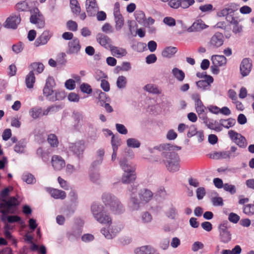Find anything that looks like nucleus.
Wrapping results in <instances>:
<instances>
[{
	"label": "nucleus",
	"mask_w": 254,
	"mask_h": 254,
	"mask_svg": "<svg viewBox=\"0 0 254 254\" xmlns=\"http://www.w3.org/2000/svg\"><path fill=\"white\" fill-rule=\"evenodd\" d=\"M155 149L163 151V161L166 165L167 170L171 172H177L180 168V159L175 150H180L181 148L174 146L170 144H161Z\"/></svg>",
	"instance_id": "nucleus-1"
},
{
	"label": "nucleus",
	"mask_w": 254,
	"mask_h": 254,
	"mask_svg": "<svg viewBox=\"0 0 254 254\" xmlns=\"http://www.w3.org/2000/svg\"><path fill=\"white\" fill-rule=\"evenodd\" d=\"M133 189L130 194L129 206L132 211L138 210L141 207V203L149 202L153 197V193L147 189H142L137 193L139 199L136 197L135 191Z\"/></svg>",
	"instance_id": "nucleus-2"
},
{
	"label": "nucleus",
	"mask_w": 254,
	"mask_h": 254,
	"mask_svg": "<svg viewBox=\"0 0 254 254\" xmlns=\"http://www.w3.org/2000/svg\"><path fill=\"white\" fill-rule=\"evenodd\" d=\"M104 204L110 207L115 214H120L125 211V208L119 200L114 195L109 193H104L102 196Z\"/></svg>",
	"instance_id": "nucleus-3"
},
{
	"label": "nucleus",
	"mask_w": 254,
	"mask_h": 254,
	"mask_svg": "<svg viewBox=\"0 0 254 254\" xmlns=\"http://www.w3.org/2000/svg\"><path fill=\"white\" fill-rule=\"evenodd\" d=\"M109 226L107 228H102L101 233L107 239H112L115 237L123 229V225L121 223L114 222L109 224Z\"/></svg>",
	"instance_id": "nucleus-4"
},
{
	"label": "nucleus",
	"mask_w": 254,
	"mask_h": 254,
	"mask_svg": "<svg viewBox=\"0 0 254 254\" xmlns=\"http://www.w3.org/2000/svg\"><path fill=\"white\" fill-rule=\"evenodd\" d=\"M0 203V212H13L12 207L19 204V202L15 197H10L8 200L2 199Z\"/></svg>",
	"instance_id": "nucleus-5"
},
{
	"label": "nucleus",
	"mask_w": 254,
	"mask_h": 254,
	"mask_svg": "<svg viewBox=\"0 0 254 254\" xmlns=\"http://www.w3.org/2000/svg\"><path fill=\"white\" fill-rule=\"evenodd\" d=\"M67 148L68 151L79 157L82 155L85 147L84 141L80 140L74 143H68Z\"/></svg>",
	"instance_id": "nucleus-6"
},
{
	"label": "nucleus",
	"mask_w": 254,
	"mask_h": 254,
	"mask_svg": "<svg viewBox=\"0 0 254 254\" xmlns=\"http://www.w3.org/2000/svg\"><path fill=\"white\" fill-rule=\"evenodd\" d=\"M238 10V5L235 3H230L225 5L217 14L219 17H225L227 21V18H235L234 16V12Z\"/></svg>",
	"instance_id": "nucleus-7"
},
{
	"label": "nucleus",
	"mask_w": 254,
	"mask_h": 254,
	"mask_svg": "<svg viewBox=\"0 0 254 254\" xmlns=\"http://www.w3.org/2000/svg\"><path fill=\"white\" fill-rule=\"evenodd\" d=\"M219 238L221 242L227 244L231 240V234L229 230L226 223H222L218 227Z\"/></svg>",
	"instance_id": "nucleus-8"
},
{
	"label": "nucleus",
	"mask_w": 254,
	"mask_h": 254,
	"mask_svg": "<svg viewBox=\"0 0 254 254\" xmlns=\"http://www.w3.org/2000/svg\"><path fill=\"white\" fill-rule=\"evenodd\" d=\"M228 135L231 139L237 145L241 148H245L247 146V140L244 136L233 130L228 131Z\"/></svg>",
	"instance_id": "nucleus-9"
},
{
	"label": "nucleus",
	"mask_w": 254,
	"mask_h": 254,
	"mask_svg": "<svg viewBox=\"0 0 254 254\" xmlns=\"http://www.w3.org/2000/svg\"><path fill=\"white\" fill-rule=\"evenodd\" d=\"M224 41L223 34L220 32H216L210 39L208 45L213 49H217L223 45Z\"/></svg>",
	"instance_id": "nucleus-10"
},
{
	"label": "nucleus",
	"mask_w": 254,
	"mask_h": 254,
	"mask_svg": "<svg viewBox=\"0 0 254 254\" xmlns=\"http://www.w3.org/2000/svg\"><path fill=\"white\" fill-rule=\"evenodd\" d=\"M52 36V31L49 30H44L41 35L36 39L34 42V45L36 47H39L46 45Z\"/></svg>",
	"instance_id": "nucleus-11"
},
{
	"label": "nucleus",
	"mask_w": 254,
	"mask_h": 254,
	"mask_svg": "<svg viewBox=\"0 0 254 254\" xmlns=\"http://www.w3.org/2000/svg\"><path fill=\"white\" fill-rule=\"evenodd\" d=\"M21 21L19 14H12L8 17L4 23V26L7 28L16 29Z\"/></svg>",
	"instance_id": "nucleus-12"
},
{
	"label": "nucleus",
	"mask_w": 254,
	"mask_h": 254,
	"mask_svg": "<svg viewBox=\"0 0 254 254\" xmlns=\"http://www.w3.org/2000/svg\"><path fill=\"white\" fill-rule=\"evenodd\" d=\"M85 8L89 16H94L99 9L96 0H86L85 1Z\"/></svg>",
	"instance_id": "nucleus-13"
},
{
	"label": "nucleus",
	"mask_w": 254,
	"mask_h": 254,
	"mask_svg": "<svg viewBox=\"0 0 254 254\" xmlns=\"http://www.w3.org/2000/svg\"><path fill=\"white\" fill-rule=\"evenodd\" d=\"M213 80V78L211 75H205V79L196 82V85L197 87L201 90H209Z\"/></svg>",
	"instance_id": "nucleus-14"
},
{
	"label": "nucleus",
	"mask_w": 254,
	"mask_h": 254,
	"mask_svg": "<svg viewBox=\"0 0 254 254\" xmlns=\"http://www.w3.org/2000/svg\"><path fill=\"white\" fill-rule=\"evenodd\" d=\"M192 98L194 101L195 109L198 115L207 112V108L202 103L198 94L192 95Z\"/></svg>",
	"instance_id": "nucleus-15"
},
{
	"label": "nucleus",
	"mask_w": 254,
	"mask_h": 254,
	"mask_svg": "<svg viewBox=\"0 0 254 254\" xmlns=\"http://www.w3.org/2000/svg\"><path fill=\"white\" fill-rule=\"evenodd\" d=\"M252 67L251 61L248 58L242 60L240 64V72L243 76H246L250 73Z\"/></svg>",
	"instance_id": "nucleus-16"
},
{
	"label": "nucleus",
	"mask_w": 254,
	"mask_h": 254,
	"mask_svg": "<svg viewBox=\"0 0 254 254\" xmlns=\"http://www.w3.org/2000/svg\"><path fill=\"white\" fill-rule=\"evenodd\" d=\"M51 163L54 169L56 171H60L65 165L64 159L59 155H54L52 156Z\"/></svg>",
	"instance_id": "nucleus-17"
},
{
	"label": "nucleus",
	"mask_w": 254,
	"mask_h": 254,
	"mask_svg": "<svg viewBox=\"0 0 254 254\" xmlns=\"http://www.w3.org/2000/svg\"><path fill=\"white\" fill-rule=\"evenodd\" d=\"M80 48L79 40L77 39H74L68 43V50L66 53L68 54H77Z\"/></svg>",
	"instance_id": "nucleus-18"
},
{
	"label": "nucleus",
	"mask_w": 254,
	"mask_h": 254,
	"mask_svg": "<svg viewBox=\"0 0 254 254\" xmlns=\"http://www.w3.org/2000/svg\"><path fill=\"white\" fill-rule=\"evenodd\" d=\"M110 50L112 56L117 58L125 57L127 54L126 49L122 47L112 46Z\"/></svg>",
	"instance_id": "nucleus-19"
},
{
	"label": "nucleus",
	"mask_w": 254,
	"mask_h": 254,
	"mask_svg": "<svg viewBox=\"0 0 254 254\" xmlns=\"http://www.w3.org/2000/svg\"><path fill=\"white\" fill-rule=\"evenodd\" d=\"M35 14H32L30 21L32 23L37 24L38 27L40 28H43L44 26V21L42 19L39 10L36 8L34 10Z\"/></svg>",
	"instance_id": "nucleus-20"
},
{
	"label": "nucleus",
	"mask_w": 254,
	"mask_h": 254,
	"mask_svg": "<svg viewBox=\"0 0 254 254\" xmlns=\"http://www.w3.org/2000/svg\"><path fill=\"white\" fill-rule=\"evenodd\" d=\"M97 40L101 46L106 49H110L112 46L111 45V40L107 36L102 34L97 35Z\"/></svg>",
	"instance_id": "nucleus-21"
},
{
	"label": "nucleus",
	"mask_w": 254,
	"mask_h": 254,
	"mask_svg": "<svg viewBox=\"0 0 254 254\" xmlns=\"http://www.w3.org/2000/svg\"><path fill=\"white\" fill-rule=\"evenodd\" d=\"M207 26L201 19H198L194 21L192 25L189 28V32L199 31L205 29Z\"/></svg>",
	"instance_id": "nucleus-22"
},
{
	"label": "nucleus",
	"mask_w": 254,
	"mask_h": 254,
	"mask_svg": "<svg viewBox=\"0 0 254 254\" xmlns=\"http://www.w3.org/2000/svg\"><path fill=\"white\" fill-rule=\"evenodd\" d=\"M105 210L104 206L99 203L94 202L91 206V211L94 219Z\"/></svg>",
	"instance_id": "nucleus-23"
},
{
	"label": "nucleus",
	"mask_w": 254,
	"mask_h": 254,
	"mask_svg": "<svg viewBox=\"0 0 254 254\" xmlns=\"http://www.w3.org/2000/svg\"><path fill=\"white\" fill-rule=\"evenodd\" d=\"M47 191L50 193L52 197L55 199H64L66 197L65 192L62 190L49 188L47 189Z\"/></svg>",
	"instance_id": "nucleus-24"
},
{
	"label": "nucleus",
	"mask_w": 254,
	"mask_h": 254,
	"mask_svg": "<svg viewBox=\"0 0 254 254\" xmlns=\"http://www.w3.org/2000/svg\"><path fill=\"white\" fill-rule=\"evenodd\" d=\"M95 219L99 223L102 224H108L112 222V219L111 216L106 213L105 210L103 211L100 215L96 217Z\"/></svg>",
	"instance_id": "nucleus-25"
},
{
	"label": "nucleus",
	"mask_w": 254,
	"mask_h": 254,
	"mask_svg": "<svg viewBox=\"0 0 254 254\" xmlns=\"http://www.w3.org/2000/svg\"><path fill=\"white\" fill-rule=\"evenodd\" d=\"M155 252L154 249L151 246H143L136 248L134 250L135 254H152Z\"/></svg>",
	"instance_id": "nucleus-26"
},
{
	"label": "nucleus",
	"mask_w": 254,
	"mask_h": 254,
	"mask_svg": "<svg viewBox=\"0 0 254 254\" xmlns=\"http://www.w3.org/2000/svg\"><path fill=\"white\" fill-rule=\"evenodd\" d=\"M211 61L214 65L222 66L227 63V59L224 56L213 55L211 57Z\"/></svg>",
	"instance_id": "nucleus-27"
},
{
	"label": "nucleus",
	"mask_w": 254,
	"mask_h": 254,
	"mask_svg": "<svg viewBox=\"0 0 254 254\" xmlns=\"http://www.w3.org/2000/svg\"><path fill=\"white\" fill-rule=\"evenodd\" d=\"M227 21L233 25V32L235 34L239 33L241 32L242 30V26L239 24L237 18H231L228 17L227 18Z\"/></svg>",
	"instance_id": "nucleus-28"
},
{
	"label": "nucleus",
	"mask_w": 254,
	"mask_h": 254,
	"mask_svg": "<svg viewBox=\"0 0 254 254\" xmlns=\"http://www.w3.org/2000/svg\"><path fill=\"white\" fill-rule=\"evenodd\" d=\"M136 175L134 172L124 173L122 177V182L124 184H129L135 181Z\"/></svg>",
	"instance_id": "nucleus-29"
},
{
	"label": "nucleus",
	"mask_w": 254,
	"mask_h": 254,
	"mask_svg": "<svg viewBox=\"0 0 254 254\" xmlns=\"http://www.w3.org/2000/svg\"><path fill=\"white\" fill-rule=\"evenodd\" d=\"M44 68V64L40 62L33 63L29 66V68L31 69L30 71H33V73L35 72L36 74L41 73Z\"/></svg>",
	"instance_id": "nucleus-30"
},
{
	"label": "nucleus",
	"mask_w": 254,
	"mask_h": 254,
	"mask_svg": "<svg viewBox=\"0 0 254 254\" xmlns=\"http://www.w3.org/2000/svg\"><path fill=\"white\" fill-rule=\"evenodd\" d=\"M120 166L124 173L134 172V167L131 166L126 159H123L119 162Z\"/></svg>",
	"instance_id": "nucleus-31"
},
{
	"label": "nucleus",
	"mask_w": 254,
	"mask_h": 254,
	"mask_svg": "<svg viewBox=\"0 0 254 254\" xmlns=\"http://www.w3.org/2000/svg\"><path fill=\"white\" fill-rule=\"evenodd\" d=\"M36 78L33 71H30L25 77V84L26 87L29 89L33 88L34 84L35 82Z\"/></svg>",
	"instance_id": "nucleus-32"
},
{
	"label": "nucleus",
	"mask_w": 254,
	"mask_h": 254,
	"mask_svg": "<svg viewBox=\"0 0 254 254\" xmlns=\"http://www.w3.org/2000/svg\"><path fill=\"white\" fill-rule=\"evenodd\" d=\"M172 73L173 76L179 82H182L185 77L184 72L177 67H174L172 70Z\"/></svg>",
	"instance_id": "nucleus-33"
},
{
	"label": "nucleus",
	"mask_w": 254,
	"mask_h": 254,
	"mask_svg": "<svg viewBox=\"0 0 254 254\" xmlns=\"http://www.w3.org/2000/svg\"><path fill=\"white\" fill-rule=\"evenodd\" d=\"M177 52V49L174 47H168L162 51V55L163 57L170 58L173 56Z\"/></svg>",
	"instance_id": "nucleus-34"
},
{
	"label": "nucleus",
	"mask_w": 254,
	"mask_h": 254,
	"mask_svg": "<svg viewBox=\"0 0 254 254\" xmlns=\"http://www.w3.org/2000/svg\"><path fill=\"white\" fill-rule=\"evenodd\" d=\"M29 114L33 119H36L42 117V108L34 107L30 109Z\"/></svg>",
	"instance_id": "nucleus-35"
},
{
	"label": "nucleus",
	"mask_w": 254,
	"mask_h": 254,
	"mask_svg": "<svg viewBox=\"0 0 254 254\" xmlns=\"http://www.w3.org/2000/svg\"><path fill=\"white\" fill-rule=\"evenodd\" d=\"M107 131L109 135H112L111 144L113 150L118 151V147L121 145L120 139L119 138L115 137V135L113 134V133L111 130L107 129Z\"/></svg>",
	"instance_id": "nucleus-36"
},
{
	"label": "nucleus",
	"mask_w": 254,
	"mask_h": 254,
	"mask_svg": "<svg viewBox=\"0 0 254 254\" xmlns=\"http://www.w3.org/2000/svg\"><path fill=\"white\" fill-rule=\"evenodd\" d=\"M143 89L150 93L154 94H159L161 93L157 86L152 84H148L146 85L143 87Z\"/></svg>",
	"instance_id": "nucleus-37"
},
{
	"label": "nucleus",
	"mask_w": 254,
	"mask_h": 254,
	"mask_svg": "<svg viewBox=\"0 0 254 254\" xmlns=\"http://www.w3.org/2000/svg\"><path fill=\"white\" fill-rule=\"evenodd\" d=\"M236 124V120L234 119L230 118L227 120H221L220 121V125L221 127L229 128L233 127Z\"/></svg>",
	"instance_id": "nucleus-38"
},
{
	"label": "nucleus",
	"mask_w": 254,
	"mask_h": 254,
	"mask_svg": "<svg viewBox=\"0 0 254 254\" xmlns=\"http://www.w3.org/2000/svg\"><path fill=\"white\" fill-rule=\"evenodd\" d=\"M126 142L128 147L139 148L141 144L140 141L134 138H129L127 140Z\"/></svg>",
	"instance_id": "nucleus-39"
},
{
	"label": "nucleus",
	"mask_w": 254,
	"mask_h": 254,
	"mask_svg": "<svg viewBox=\"0 0 254 254\" xmlns=\"http://www.w3.org/2000/svg\"><path fill=\"white\" fill-rule=\"evenodd\" d=\"M115 21L116 23L115 28L117 31L121 29L124 24V19L121 15L115 16Z\"/></svg>",
	"instance_id": "nucleus-40"
},
{
	"label": "nucleus",
	"mask_w": 254,
	"mask_h": 254,
	"mask_svg": "<svg viewBox=\"0 0 254 254\" xmlns=\"http://www.w3.org/2000/svg\"><path fill=\"white\" fill-rule=\"evenodd\" d=\"M208 128L215 130L216 131H220L222 130V127L217 123L216 121L210 122V120L208 121L207 124L205 125Z\"/></svg>",
	"instance_id": "nucleus-41"
},
{
	"label": "nucleus",
	"mask_w": 254,
	"mask_h": 254,
	"mask_svg": "<svg viewBox=\"0 0 254 254\" xmlns=\"http://www.w3.org/2000/svg\"><path fill=\"white\" fill-rule=\"evenodd\" d=\"M140 218L142 223L144 224L150 223L153 219L152 215L147 211L142 212Z\"/></svg>",
	"instance_id": "nucleus-42"
},
{
	"label": "nucleus",
	"mask_w": 254,
	"mask_h": 254,
	"mask_svg": "<svg viewBox=\"0 0 254 254\" xmlns=\"http://www.w3.org/2000/svg\"><path fill=\"white\" fill-rule=\"evenodd\" d=\"M127 83V80L126 77L123 75L119 76L116 81L117 86L119 89L125 88L126 86Z\"/></svg>",
	"instance_id": "nucleus-43"
},
{
	"label": "nucleus",
	"mask_w": 254,
	"mask_h": 254,
	"mask_svg": "<svg viewBox=\"0 0 254 254\" xmlns=\"http://www.w3.org/2000/svg\"><path fill=\"white\" fill-rule=\"evenodd\" d=\"M66 96L65 93L64 91H58L56 92L52 98H50V101L54 102L57 100H62L64 99Z\"/></svg>",
	"instance_id": "nucleus-44"
},
{
	"label": "nucleus",
	"mask_w": 254,
	"mask_h": 254,
	"mask_svg": "<svg viewBox=\"0 0 254 254\" xmlns=\"http://www.w3.org/2000/svg\"><path fill=\"white\" fill-rule=\"evenodd\" d=\"M47 140L52 147H57L59 141L57 136L54 134H50L48 135Z\"/></svg>",
	"instance_id": "nucleus-45"
},
{
	"label": "nucleus",
	"mask_w": 254,
	"mask_h": 254,
	"mask_svg": "<svg viewBox=\"0 0 254 254\" xmlns=\"http://www.w3.org/2000/svg\"><path fill=\"white\" fill-rule=\"evenodd\" d=\"M16 9L20 11H27L29 9V4L26 1H23L17 3L15 5Z\"/></svg>",
	"instance_id": "nucleus-46"
},
{
	"label": "nucleus",
	"mask_w": 254,
	"mask_h": 254,
	"mask_svg": "<svg viewBox=\"0 0 254 254\" xmlns=\"http://www.w3.org/2000/svg\"><path fill=\"white\" fill-rule=\"evenodd\" d=\"M72 11L74 14H78L80 11V7L77 0H71L70 1Z\"/></svg>",
	"instance_id": "nucleus-47"
},
{
	"label": "nucleus",
	"mask_w": 254,
	"mask_h": 254,
	"mask_svg": "<svg viewBox=\"0 0 254 254\" xmlns=\"http://www.w3.org/2000/svg\"><path fill=\"white\" fill-rule=\"evenodd\" d=\"M25 147V142L23 141H20L15 145L14 151L18 153H24Z\"/></svg>",
	"instance_id": "nucleus-48"
},
{
	"label": "nucleus",
	"mask_w": 254,
	"mask_h": 254,
	"mask_svg": "<svg viewBox=\"0 0 254 254\" xmlns=\"http://www.w3.org/2000/svg\"><path fill=\"white\" fill-rule=\"evenodd\" d=\"M146 47V44L142 42H137L133 44L131 46L132 49L137 52H142L144 51Z\"/></svg>",
	"instance_id": "nucleus-49"
},
{
	"label": "nucleus",
	"mask_w": 254,
	"mask_h": 254,
	"mask_svg": "<svg viewBox=\"0 0 254 254\" xmlns=\"http://www.w3.org/2000/svg\"><path fill=\"white\" fill-rule=\"evenodd\" d=\"M22 180L28 184H33L36 182L35 178L31 174H24L22 176Z\"/></svg>",
	"instance_id": "nucleus-50"
},
{
	"label": "nucleus",
	"mask_w": 254,
	"mask_h": 254,
	"mask_svg": "<svg viewBox=\"0 0 254 254\" xmlns=\"http://www.w3.org/2000/svg\"><path fill=\"white\" fill-rule=\"evenodd\" d=\"M43 93L46 99L50 101V98H52L54 94V91L53 88L44 86Z\"/></svg>",
	"instance_id": "nucleus-51"
},
{
	"label": "nucleus",
	"mask_w": 254,
	"mask_h": 254,
	"mask_svg": "<svg viewBox=\"0 0 254 254\" xmlns=\"http://www.w3.org/2000/svg\"><path fill=\"white\" fill-rule=\"evenodd\" d=\"M72 117L75 123L77 125H78L83 120V115L82 113L78 112H73L72 113Z\"/></svg>",
	"instance_id": "nucleus-52"
},
{
	"label": "nucleus",
	"mask_w": 254,
	"mask_h": 254,
	"mask_svg": "<svg viewBox=\"0 0 254 254\" xmlns=\"http://www.w3.org/2000/svg\"><path fill=\"white\" fill-rule=\"evenodd\" d=\"M58 110V107L57 106H50L48 107L47 109L43 110L42 109V116H46L49 115L50 113H53L54 112H56Z\"/></svg>",
	"instance_id": "nucleus-53"
},
{
	"label": "nucleus",
	"mask_w": 254,
	"mask_h": 254,
	"mask_svg": "<svg viewBox=\"0 0 254 254\" xmlns=\"http://www.w3.org/2000/svg\"><path fill=\"white\" fill-rule=\"evenodd\" d=\"M243 212L247 215H253L254 214V206L253 204H247L244 206Z\"/></svg>",
	"instance_id": "nucleus-54"
},
{
	"label": "nucleus",
	"mask_w": 254,
	"mask_h": 254,
	"mask_svg": "<svg viewBox=\"0 0 254 254\" xmlns=\"http://www.w3.org/2000/svg\"><path fill=\"white\" fill-rule=\"evenodd\" d=\"M240 219V216L237 214L231 212L228 216V220L230 222L236 224L238 222Z\"/></svg>",
	"instance_id": "nucleus-55"
},
{
	"label": "nucleus",
	"mask_w": 254,
	"mask_h": 254,
	"mask_svg": "<svg viewBox=\"0 0 254 254\" xmlns=\"http://www.w3.org/2000/svg\"><path fill=\"white\" fill-rule=\"evenodd\" d=\"M116 128L119 133L122 134H127V129L125 126L121 124H116Z\"/></svg>",
	"instance_id": "nucleus-56"
},
{
	"label": "nucleus",
	"mask_w": 254,
	"mask_h": 254,
	"mask_svg": "<svg viewBox=\"0 0 254 254\" xmlns=\"http://www.w3.org/2000/svg\"><path fill=\"white\" fill-rule=\"evenodd\" d=\"M81 91L83 93L90 94L92 91V88L91 86L87 83H82L80 87Z\"/></svg>",
	"instance_id": "nucleus-57"
},
{
	"label": "nucleus",
	"mask_w": 254,
	"mask_h": 254,
	"mask_svg": "<svg viewBox=\"0 0 254 254\" xmlns=\"http://www.w3.org/2000/svg\"><path fill=\"white\" fill-rule=\"evenodd\" d=\"M212 204L215 206L223 205V199L220 197H213L211 198Z\"/></svg>",
	"instance_id": "nucleus-58"
},
{
	"label": "nucleus",
	"mask_w": 254,
	"mask_h": 254,
	"mask_svg": "<svg viewBox=\"0 0 254 254\" xmlns=\"http://www.w3.org/2000/svg\"><path fill=\"white\" fill-rule=\"evenodd\" d=\"M223 188L225 190L229 191L232 194L236 192V187L234 185L225 184Z\"/></svg>",
	"instance_id": "nucleus-59"
},
{
	"label": "nucleus",
	"mask_w": 254,
	"mask_h": 254,
	"mask_svg": "<svg viewBox=\"0 0 254 254\" xmlns=\"http://www.w3.org/2000/svg\"><path fill=\"white\" fill-rule=\"evenodd\" d=\"M180 1L181 7L183 8H187L194 3V0H180Z\"/></svg>",
	"instance_id": "nucleus-60"
},
{
	"label": "nucleus",
	"mask_w": 254,
	"mask_h": 254,
	"mask_svg": "<svg viewBox=\"0 0 254 254\" xmlns=\"http://www.w3.org/2000/svg\"><path fill=\"white\" fill-rule=\"evenodd\" d=\"M65 87L68 90H73L75 87V81L72 79L67 80L65 82Z\"/></svg>",
	"instance_id": "nucleus-61"
},
{
	"label": "nucleus",
	"mask_w": 254,
	"mask_h": 254,
	"mask_svg": "<svg viewBox=\"0 0 254 254\" xmlns=\"http://www.w3.org/2000/svg\"><path fill=\"white\" fill-rule=\"evenodd\" d=\"M163 22L169 26H174L176 25L175 19L171 17H166L163 19Z\"/></svg>",
	"instance_id": "nucleus-62"
},
{
	"label": "nucleus",
	"mask_w": 254,
	"mask_h": 254,
	"mask_svg": "<svg viewBox=\"0 0 254 254\" xmlns=\"http://www.w3.org/2000/svg\"><path fill=\"white\" fill-rule=\"evenodd\" d=\"M168 5L172 8H178L181 7L180 0H170L168 2Z\"/></svg>",
	"instance_id": "nucleus-63"
},
{
	"label": "nucleus",
	"mask_w": 254,
	"mask_h": 254,
	"mask_svg": "<svg viewBox=\"0 0 254 254\" xmlns=\"http://www.w3.org/2000/svg\"><path fill=\"white\" fill-rule=\"evenodd\" d=\"M204 247L203 244L200 242H195L192 245L191 250L193 252H197L199 250L202 249Z\"/></svg>",
	"instance_id": "nucleus-64"
}]
</instances>
